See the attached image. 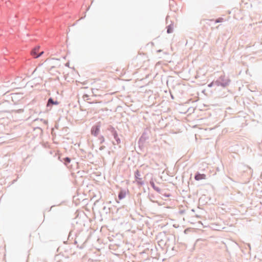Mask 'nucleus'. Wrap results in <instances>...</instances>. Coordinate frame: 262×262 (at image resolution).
<instances>
[{"instance_id": "32", "label": "nucleus", "mask_w": 262, "mask_h": 262, "mask_svg": "<svg viewBox=\"0 0 262 262\" xmlns=\"http://www.w3.org/2000/svg\"><path fill=\"white\" fill-rule=\"evenodd\" d=\"M205 90H203V91H202V92L203 93L205 94Z\"/></svg>"}, {"instance_id": "13", "label": "nucleus", "mask_w": 262, "mask_h": 262, "mask_svg": "<svg viewBox=\"0 0 262 262\" xmlns=\"http://www.w3.org/2000/svg\"><path fill=\"white\" fill-rule=\"evenodd\" d=\"M71 159L68 157H63V159H62V162L66 166H68V165L71 162Z\"/></svg>"}, {"instance_id": "27", "label": "nucleus", "mask_w": 262, "mask_h": 262, "mask_svg": "<svg viewBox=\"0 0 262 262\" xmlns=\"http://www.w3.org/2000/svg\"><path fill=\"white\" fill-rule=\"evenodd\" d=\"M222 19H217L216 20V23H219V22H220L221 21Z\"/></svg>"}, {"instance_id": "10", "label": "nucleus", "mask_w": 262, "mask_h": 262, "mask_svg": "<svg viewBox=\"0 0 262 262\" xmlns=\"http://www.w3.org/2000/svg\"><path fill=\"white\" fill-rule=\"evenodd\" d=\"M59 103V102H58L57 100H54V99L52 97H50L47 102V106H51L53 105H58Z\"/></svg>"}, {"instance_id": "30", "label": "nucleus", "mask_w": 262, "mask_h": 262, "mask_svg": "<svg viewBox=\"0 0 262 262\" xmlns=\"http://www.w3.org/2000/svg\"><path fill=\"white\" fill-rule=\"evenodd\" d=\"M188 229H185V230H184V232H185V233H186V231L188 230Z\"/></svg>"}, {"instance_id": "26", "label": "nucleus", "mask_w": 262, "mask_h": 262, "mask_svg": "<svg viewBox=\"0 0 262 262\" xmlns=\"http://www.w3.org/2000/svg\"><path fill=\"white\" fill-rule=\"evenodd\" d=\"M93 90H94V89H90V91L91 92V93H92L93 94H94V92H93Z\"/></svg>"}, {"instance_id": "20", "label": "nucleus", "mask_w": 262, "mask_h": 262, "mask_svg": "<svg viewBox=\"0 0 262 262\" xmlns=\"http://www.w3.org/2000/svg\"><path fill=\"white\" fill-rule=\"evenodd\" d=\"M5 103H9V101H6V100H4L3 101H0V105H2L3 104H4Z\"/></svg>"}, {"instance_id": "2", "label": "nucleus", "mask_w": 262, "mask_h": 262, "mask_svg": "<svg viewBox=\"0 0 262 262\" xmlns=\"http://www.w3.org/2000/svg\"><path fill=\"white\" fill-rule=\"evenodd\" d=\"M177 68H180V71H176L174 72L181 77L182 78H188L190 75H191L190 72L191 71V69H189V67H173V69H171L172 70H176Z\"/></svg>"}, {"instance_id": "29", "label": "nucleus", "mask_w": 262, "mask_h": 262, "mask_svg": "<svg viewBox=\"0 0 262 262\" xmlns=\"http://www.w3.org/2000/svg\"><path fill=\"white\" fill-rule=\"evenodd\" d=\"M64 129L66 130V131H67V129H68V127H64Z\"/></svg>"}, {"instance_id": "18", "label": "nucleus", "mask_w": 262, "mask_h": 262, "mask_svg": "<svg viewBox=\"0 0 262 262\" xmlns=\"http://www.w3.org/2000/svg\"><path fill=\"white\" fill-rule=\"evenodd\" d=\"M214 85H215V80H213L211 82L209 83L207 86L209 88H211V87H212Z\"/></svg>"}, {"instance_id": "33", "label": "nucleus", "mask_w": 262, "mask_h": 262, "mask_svg": "<svg viewBox=\"0 0 262 262\" xmlns=\"http://www.w3.org/2000/svg\"><path fill=\"white\" fill-rule=\"evenodd\" d=\"M248 70H247H247H246V73H247V74L248 73Z\"/></svg>"}, {"instance_id": "31", "label": "nucleus", "mask_w": 262, "mask_h": 262, "mask_svg": "<svg viewBox=\"0 0 262 262\" xmlns=\"http://www.w3.org/2000/svg\"><path fill=\"white\" fill-rule=\"evenodd\" d=\"M248 247H249V248L250 249V248H251L250 244H248Z\"/></svg>"}, {"instance_id": "6", "label": "nucleus", "mask_w": 262, "mask_h": 262, "mask_svg": "<svg viewBox=\"0 0 262 262\" xmlns=\"http://www.w3.org/2000/svg\"><path fill=\"white\" fill-rule=\"evenodd\" d=\"M207 70L205 69L204 67H199L195 71V74H194L195 78H198L201 76H205L207 73Z\"/></svg>"}, {"instance_id": "7", "label": "nucleus", "mask_w": 262, "mask_h": 262, "mask_svg": "<svg viewBox=\"0 0 262 262\" xmlns=\"http://www.w3.org/2000/svg\"><path fill=\"white\" fill-rule=\"evenodd\" d=\"M140 176L141 174L140 171L138 170H136L134 173L135 180L136 181L138 185H143L144 183V181L142 180V179L140 178Z\"/></svg>"}, {"instance_id": "28", "label": "nucleus", "mask_w": 262, "mask_h": 262, "mask_svg": "<svg viewBox=\"0 0 262 262\" xmlns=\"http://www.w3.org/2000/svg\"><path fill=\"white\" fill-rule=\"evenodd\" d=\"M170 96H171V98H172V99H174V96L172 94H171Z\"/></svg>"}, {"instance_id": "16", "label": "nucleus", "mask_w": 262, "mask_h": 262, "mask_svg": "<svg viewBox=\"0 0 262 262\" xmlns=\"http://www.w3.org/2000/svg\"><path fill=\"white\" fill-rule=\"evenodd\" d=\"M98 140H99L100 144H102L105 141L104 137L102 135H101L99 137Z\"/></svg>"}, {"instance_id": "22", "label": "nucleus", "mask_w": 262, "mask_h": 262, "mask_svg": "<svg viewBox=\"0 0 262 262\" xmlns=\"http://www.w3.org/2000/svg\"><path fill=\"white\" fill-rule=\"evenodd\" d=\"M105 148V146H104V145H101V146H100V147H99V150H103Z\"/></svg>"}, {"instance_id": "1", "label": "nucleus", "mask_w": 262, "mask_h": 262, "mask_svg": "<svg viewBox=\"0 0 262 262\" xmlns=\"http://www.w3.org/2000/svg\"><path fill=\"white\" fill-rule=\"evenodd\" d=\"M221 73V74L219 76V77L215 80V86L225 89L229 85L231 80L228 76L225 75L224 72Z\"/></svg>"}, {"instance_id": "21", "label": "nucleus", "mask_w": 262, "mask_h": 262, "mask_svg": "<svg viewBox=\"0 0 262 262\" xmlns=\"http://www.w3.org/2000/svg\"><path fill=\"white\" fill-rule=\"evenodd\" d=\"M58 159L60 161L62 162V159H63V157H62V156H61V155H59V156H58Z\"/></svg>"}, {"instance_id": "24", "label": "nucleus", "mask_w": 262, "mask_h": 262, "mask_svg": "<svg viewBox=\"0 0 262 262\" xmlns=\"http://www.w3.org/2000/svg\"><path fill=\"white\" fill-rule=\"evenodd\" d=\"M172 29H171V28L169 27V28H168V29H167V32H168V33H171V32H172Z\"/></svg>"}, {"instance_id": "4", "label": "nucleus", "mask_w": 262, "mask_h": 262, "mask_svg": "<svg viewBox=\"0 0 262 262\" xmlns=\"http://www.w3.org/2000/svg\"><path fill=\"white\" fill-rule=\"evenodd\" d=\"M44 53L43 51L40 50V46H37L34 47L30 52V55L35 58H37Z\"/></svg>"}, {"instance_id": "12", "label": "nucleus", "mask_w": 262, "mask_h": 262, "mask_svg": "<svg viewBox=\"0 0 262 262\" xmlns=\"http://www.w3.org/2000/svg\"><path fill=\"white\" fill-rule=\"evenodd\" d=\"M148 139V136L147 133L146 131H144L142 133L141 136L139 139V140L142 141V142H145Z\"/></svg>"}, {"instance_id": "17", "label": "nucleus", "mask_w": 262, "mask_h": 262, "mask_svg": "<svg viewBox=\"0 0 262 262\" xmlns=\"http://www.w3.org/2000/svg\"><path fill=\"white\" fill-rule=\"evenodd\" d=\"M83 99L84 100H88L90 99L89 95L87 94H84L82 96Z\"/></svg>"}, {"instance_id": "19", "label": "nucleus", "mask_w": 262, "mask_h": 262, "mask_svg": "<svg viewBox=\"0 0 262 262\" xmlns=\"http://www.w3.org/2000/svg\"><path fill=\"white\" fill-rule=\"evenodd\" d=\"M162 195L166 198H169V196H171V194L170 193H165L164 192H163V194H162Z\"/></svg>"}, {"instance_id": "34", "label": "nucleus", "mask_w": 262, "mask_h": 262, "mask_svg": "<svg viewBox=\"0 0 262 262\" xmlns=\"http://www.w3.org/2000/svg\"><path fill=\"white\" fill-rule=\"evenodd\" d=\"M84 89H88V87H84Z\"/></svg>"}, {"instance_id": "25", "label": "nucleus", "mask_w": 262, "mask_h": 262, "mask_svg": "<svg viewBox=\"0 0 262 262\" xmlns=\"http://www.w3.org/2000/svg\"><path fill=\"white\" fill-rule=\"evenodd\" d=\"M39 67H36V68L33 71L32 74H35V73L37 71V69Z\"/></svg>"}, {"instance_id": "35", "label": "nucleus", "mask_w": 262, "mask_h": 262, "mask_svg": "<svg viewBox=\"0 0 262 262\" xmlns=\"http://www.w3.org/2000/svg\"><path fill=\"white\" fill-rule=\"evenodd\" d=\"M76 243H77V241H75V244H76Z\"/></svg>"}, {"instance_id": "9", "label": "nucleus", "mask_w": 262, "mask_h": 262, "mask_svg": "<svg viewBox=\"0 0 262 262\" xmlns=\"http://www.w3.org/2000/svg\"><path fill=\"white\" fill-rule=\"evenodd\" d=\"M194 179L196 181H200L206 179V175L204 173H201L200 172L197 171L194 176Z\"/></svg>"}, {"instance_id": "14", "label": "nucleus", "mask_w": 262, "mask_h": 262, "mask_svg": "<svg viewBox=\"0 0 262 262\" xmlns=\"http://www.w3.org/2000/svg\"><path fill=\"white\" fill-rule=\"evenodd\" d=\"M147 198L151 202L158 203L157 201L154 200L156 197L153 194H148Z\"/></svg>"}, {"instance_id": "15", "label": "nucleus", "mask_w": 262, "mask_h": 262, "mask_svg": "<svg viewBox=\"0 0 262 262\" xmlns=\"http://www.w3.org/2000/svg\"><path fill=\"white\" fill-rule=\"evenodd\" d=\"M144 142H142L140 140H138V141L139 148L141 151H142L144 148Z\"/></svg>"}, {"instance_id": "11", "label": "nucleus", "mask_w": 262, "mask_h": 262, "mask_svg": "<svg viewBox=\"0 0 262 262\" xmlns=\"http://www.w3.org/2000/svg\"><path fill=\"white\" fill-rule=\"evenodd\" d=\"M126 194V190L123 189H120L118 192V199L121 200L123 199Z\"/></svg>"}, {"instance_id": "5", "label": "nucleus", "mask_w": 262, "mask_h": 262, "mask_svg": "<svg viewBox=\"0 0 262 262\" xmlns=\"http://www.w3.org/2000/svg\"><path fill=\"white\" fill-rule=\"evenodd\" d=\"M101 124V123L100 122H98L92 126L91 130L92 135L97 137L99 135Z\"/></svg>"}, {"instance_id": "8", "label": "nucleus", "mask_w": 262, "mask_h": 262, "mask_svg": "<svg viewBox=\"0 0 262 262\" xmlns=\"http://www.w3.org/2000/svg\"><path fill=\"white\" fill-rule=\"evenodd\" d=\"M149 184L150 186L158 193H159L160 194H163V191H164V190L161 189L159 187L156 186L154 182L152 180H151L149 182Z\"/></svg>"}, {"instance_id": "23", "label": "nucleus", "mask_w": 262, "mask_h": 262, "mask_svg": "<svg viewBox=\"0 0 262 262\" xmlns=\"http://www.w3.org/2000/svg\"><path fill=\"white\" fill-rule=\"evenodd\" d=\"M185 212V210H180L179 211V213L180 214H184Z\"/></svg>"}, {"instance_id": "3", "label": "nucleus", "mask_w": 262, "mask_h": 262, "mask_svg": "<svg viewBox=\"0 0 262 262\" xmlns=\"http://www.w3.org/2000/svg\"><path fill=\"white\" fill-rule=\"evenodd\" d=\"M107 130L111 133V135L113 137L114 139L116 142V144L119 145V146L120 148L121 145L120 144L121 143V140L119 137L117 131L116 130L115 127H114L112 125H110L107 127Z\"/></svg>"}]
</instances>
